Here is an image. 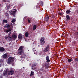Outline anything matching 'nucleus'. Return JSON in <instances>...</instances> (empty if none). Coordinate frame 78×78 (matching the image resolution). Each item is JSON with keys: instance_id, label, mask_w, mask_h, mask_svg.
<instances>
[{"instance_id": "1", "label": "nucleus", "mask_w": 78, "mask_h": 78, "mask_svg": "<svg viewBox=\"0 0 78 78\" xmlns=\"http://www.w3.org/2000/svg\"><path fill=\"white\" fill-rule=\"evenodd\" d=\"M45 48L43 50V51L44 53H45V52H49L50 51L49 49V48L50 47V44H47L46 45H45Z\"/></svg>"}, {"instance_id": "2", "label": "nucleus", "mask_w": 78, "mask_h": 78, "mask_svg": "<svg viewBox=\"0 0 78 78\" xmlns=\"http://www.w3.org/2000/svg\"><path fill=\"white\" fill-rule=\"evenodd\" d=\"M17 10L16 9H14L13 11L10 10L9 11V14H10L13 17H16V12Z\"/></svg>"}, {"instance_id": "3", "label": "nucleus", "mask_w": 78, "mask_h": 78, "mask_svg": "<svg viewBox=\"0 0 78 78\" xmlns=\"http://www.w3.org/2000/svg\"><path fill=\"white\" fill-rule=\"evenodd\" d=\"M23 46H21L19 48V50H20V51H18L17 53L18 55H22L23 54Z\"/></svg>"}, {"instance_id": "4", "label": "nucleus", "mask_w": 78, "mask_h": 78, "mask_svg": "<svg viewBox=\"0 0 78 78\" xmlns=\"http://www.w3.org/2000/svg\"><path fill=\"white\" fill-rule=\"evenodd\" d=\"M45 37H42L40 39V43L41 45H44L45 41Z\"/></svg>"}, {"instance_id": "5", "label": "nucleus", "mask_w": 78, "mask_h": 78, "mask_svg": "<svg viewBox=\"0 0 78 78\" xmlns=\"http://www.w3.org/2000/svg\"><path fill=\"white\" fill-rule=\"evenodd\" d=\"M14 61V59L12 57H10L8 59L7 63L8 64H11Z\"/></svg>"}, {"instance_id": "6", "label": "nucleus", "mask_w": 78, "mask_h": 78, "mask_svg": "<svg viewBox=\"0 0 78 78\" xmlns=\"http://www.w3.org/2000/svg\"><path fill=\"white\" fill-rule=\"evenodd\" d=\"M72 44L73 46L75 47V48H76V42L75 41H73L72 42Z\"/></svg>"}, {"instance_id": "7", "label": "nucleus", "mask_w": 78, "mask_h": 78, "mask_svg": "<svg viewBox=\"0 0 78 78\" xmlns=\"http://www.w3.org/2000/svg\"><path fill=\"white\" fill-rule=\"evenodd\" d=\"M14 73V70L11 69V70L9 71V74L10 75H12V74Z\"/></svg>"}, {"instance_id": "8", "label": "nucleus", "mask_w": 78, "mask_h": 78, "mask_svg": "<svg viewBox=\"0 0 78 78\" xmlns=\"http://www.w3.org/2000/svg\"><path fill=\"white\" fill-rule=\"evenodd\" d=\"M46 62H50V58L48 56H47L46 57Z\"/></svg>"}, {"instance_id": "9", "label": "nucleus", "mask_w": 78, "mask_h": 78, "mask_svg": "<svg viewBox=\"0 0 78 78\" xmlns=\"http://www.w3.org/2000/svg\"><path fill=\"white\" fill-rule=\"evenodd\" d=\"M5 49L3 47H0V52H3L5 51Z\"/></svg>"}, {"instance_id": "10", "label": "nucleus", "mask_w": 78, "mask_h": 78, "mask_svg": "<svg viewBox=\"0 0 78 78\" xmlns=\"http://www.w3.org/2000/svg\"><path fill=\"white\" fill-rule=\"evenodd\" d=\"M41 71L43 72V74H45V73H46V72H47V70H46V68H42V69H41Z\"/></svg>"}, {"instance_id": "11", "label": "nucleus", "mask_w": 78, "mask_h": 78, "mask_svg": "<svg viewBox=\"0 0 78 78\" xmlns=\"http://www.w3.org/2000/svg\"><path fill=\"white\" fill-rule=\"evenodd\" d=\"M48 19H49V16L48 15L46 16L45 18L44 19V20L46 22H48Z\"/></svg>"}, {"instance_id": "12", "label": "nucleus", "mask_w": 78, "mask_h": 78, "mask_svg": "<svg viewBox=\"0 0 78 78\" xmlns=\"http://www.w3.org/2000/svg\"><path fill=\"white\" fill-rule=\"evenodd\" d=\"M37 65L36 64H34L33 65H32V69L33 70H35V67H36V66Z\"/></svg>"}, {"instance_id": "13", "label": "nucleus", "mask_w": 78, "mask_h": 78, "mask_svg": "<svg viewBox=\"0 0 78 78\" xmlns=\"http://www.w3.org/2000/svg\"><path fill=\"white\" fill-rule=\"evenodd\" d=\"M12 38H13L14 41H15L17 38V35L15 34H13L12 36Z\"/></svg>"}, {"instance_id": "14", "label": "nucleus", "mask_w": 78, "mask_h": 78, "mask_svg": "<svg viewBox=\"0 0 78 78\" xmlns=\"http://www.w3.org/2000/svg\"><path fill=\"white\" fill-rule=\"evenodd\" d=\"M8 57V55L7 54H5L2 55V58H4V59H6Z\"/></svg>"}, {"instance_id": "15", "label": "nucleus", "mask_w": 78, "mask_h": 78, "mask_svg": "<svg viewBox=\"0 0 78 78\" xmlns=\"http://www.w3.org/2000/svg\"><path fill=\"white\" fill-rule=\"evenodd\" d=\"M66 12V14H69V15L71 14L70 12H71V11L70 9L67 10Z\"/></svg>"}, {"instance_id": "16", "label": "nucleus", "mask_w": 78, "mask_h": 78, "mask_svg": "<svg viewBox=\"0 0 78 78\" xmlns=\"http://www.w3.org/2000/svg\"><path fill=\"white\" fill-rule=\"evenodd\" d=\"M23 35L21 34H19L18 35V38L19 39H21L22 38Z\"/></svg>"}, {"instance_id": "17", "label": "nucleus", "mask_w": 78, "mask_h": 78, "mask_svg": "<svg viewBox=\"0 0 78 78\" xmlns=\"http://www.w3.org/2000/svg\"><path fill=\"white\" fill-rule=\"evenodd\" d=\"M44 67L45 68H46V69H48V64L46 63V62H44Z\"/></svg>"}, {"instance_id": "18", "label": "nucleus", "mask_w": 78, "mask_h": 78, "mask_svg": "<svg viewBox=\"0 0 78 78\" xmlns=\"http://www.w3.org/2000/svg\"><path fill=\"white\" fill-rule=\"evenodd\" d=\"M10 25L9 24H6L4 26V28H10Z\"/></svg>"}, {"instance_id": "19", "label": "nucleus", "mask_w": 78, "mask_h": 78, "mask_svg": "<svg viewBox=\"0 0 78 78\" xmlns=\"http://www.w3.org/2000/svg\"><path fill=\"white\" fill-rule=\"evenodd\" d=\"M34 72L31 71L30 75V76H33V75H34Z\"/></svg>"}, {"instance_id": "20", "label": "nucleus", "mask_w": 78, "mask_h": 78, "mask_svg": "<svg viewBox=\"0 0 78 78\" xmlns=\"http://www.w3.org/2000/svg\"><path fill=\"white\" fill-rule=\"evenodd\" d=\"M66 18L68 20H69L70 19V16L69 15L66 16Z\"/></svg>"}, {"instance_id": "21", "label": "nucleus", "mask_w": 78, "mask_h": 78, "mask_svg": "<svg viewBox=\"0 0 78 78\" xmlns=\"http://www.w3.org/2000/svg\"><path fill=\"white\" fill-rule=\"evenodd\" d=\"M36 25H34L33 26V30H34V31L36 30Z\"/></svg>"}, {"instance_id": "22", "label": "nucleus", "mask_w": 78, "mask_h": 78, "mask_svg": "<svg viewBox=\"0 0 78 78\" xmlns=\"http://www.w3.org/2000/svg\"><path fill=\"white\" fill-rule=\"evenodd\" d=\"M75 36L77 41H78V33L75 34Z\"/></svg>"}, {"instance_id": "23", "label": "nucleus", "mask_w": 78, "mask_h": 78, "mask_svg": "<svg viewBox=\"0 0 78 78\" xmlns=\"http://www.w3.org/2000/svg\"><path fill=\"white\" fill-rule=\"evenodd\" d=\"M29 34H28V32H26L25 34V37H27L28 36V35Z\"/></svg>"}, {"instance_id": "24", "label": "nucleus", "mask_w": 78, "mask_h": 78, "mask_svg": "<svg viewBox=\"0 0 78 78\" xmlns=\"http://www.w3.org/2000/svg\"><path fill=\"white\" fill-rule=\"evenodd\" d=\"M11 30H12V29H11V28H10L8 30H6V33H8V32H9V31H11Z\"/></svg>"}, {"instance_id": "25", "label": "nucleus", "mask_w": 78, "mask_h": 78, "mask_svg": "<svg viewBox=\"0 0 78 78\" xmlns=\"http://www.w3.org/2000/svg\"><path fill=\"white\" fill-rule=\"evenodd\" d=\"M3 76H6L7 75V72H4L3 74Z\"/></svg>"}, {"instance_id": "26", "label": "nucleus", "mask_w": 78, "mask_h": 78, "mask_svg": "<svg viewBox=\"0 0 78 78\" xmlns=\"http://www.w3.org/2000/svg\"><path fill=\"white\" fill-rule=\"evenodd\" d=\"M8 23V20H4L3 21V23Z\"/></svg>"}, {"instance_id": "27", "label": "nucleus", "mask_w": 78, "mask_h": 78, "mask_svg": "<svg viewBox=\"0 0 78 78\" xmlns=\"http://www.w3.org/2000/svg\"><path fill=\"white\" fill-rule=\"evenodd\" d=\"M9 38H10V39H9V41H12H12L14 40L13 39V38H12V37H10Z\"/></svg>"}, {"instance_id": "28", "label": "nucleus", "mask_w": 78, "mask_h": 78, "mask_svg": "<svg viewBox=\"0 0 78 78\" xmlns=\"http://www.w3.org/2000/svg\"><path fill=\"white\" fill-rule=\"evenodd\" d=\"M15 22H16V20H15V19H13V20H12L11 21L12 23H14Z\"/></svg>"}, {"instance_id": "29", "label": "nucleus", "mask_w": 78, "mask_h": 78, "mask_svg": "<svg viewBox=\"0 0 78 78\" xmlns=\"http://www.w3.org/2000/svg\"><path fill=\"white\" fill-rule=\"evenodd\" d=\"M39 54L41 57H44V56H41L42 55V52L41 51L39 52Z\"/></svg>"}, {"instance_id": "30", "label": "nucleus", "mask_w": 78, "mask_h": 78, "mask_svg": "<svg viewBox=\"0 0 78 78\" xmlns=\"http://www.w3.org/2000/svg\"><path fill=\"white\" fill-rule=\"evenodd\" d=\"M73 58L74 59V60H75V61H77V62H78V58Z\"/></svg>"}, {"instance_id": "31", "label": "nucleus", "mask_w": 78, "mask_h": 78, "mask_svg": "<svg viewBox=\"0 0 78 78\" xmlns=\"http://www.w3.org/2000/svg\"><path fill=\"white\" fill-rule=\"evenodd\" d=\"M69 78H75V77L73 76L70 75L69 76Z\"/></svg>"}, {"instance_id": "32", "label": "nucleus", "mask_w": 78, "mask_h": 78, "mask_svg": "<svg viewBox=\"0 0 78 78\" xmlns=\"http://www.w3.org/2000/svg\"><path fill=\"white\" fill-rule=\"evenodd\" d=\"M40 3L41 4V6H43V5L44 4V3H43L42 2V1L40 2Z\"/></svg>"}, {"instance_id": "33", "label": "nucleus", "mask_w": 78, "mask_h": 78, "mask_svg": "<svg viewBox=\"0 0 78 78\" xmlns=\"http://www.w3.org/2000/svg\"><path fill=\"white\" fill-rule=\"evenodd\" d=\"M58 14H59V15H60V16H62L63 14H64V13H61L60 12H59Z\"/></svg>"}, {"instance_id": "34", "label": "nucleus", "mask_w": 78, "mask_h": 78, "mask_svg": "<svg viewBox=\"0 0 78 78\" xmlns=\"http://www.w3.org/2000/svg\"><path fill=\"white\" fill-rule=\"evenodd\" d=\"M68 62H71V61H72V60H71V59L70 58H69L68 59Z\"/></svg>"}, {"instance_id": "35", "label": "nucleus", "mask_w": 78, "mask_h": 78, "mask_svg": "<svg viewBox=\"0 0 78 78\" xmlns=\"http://www.w3.org/2000/svg\"><path fill=\"white\" fill-rule=\"evenodd\" d=\"M10 5H8V6H7V9H9V8H10Z\"/></svg>"}, {"instance_id": "36", "label": "nucleus", "mask_w": 78, "mask_h": 78, "mask_svg": "<svg viewBox=\"0 0 78 78\" xmlns=\"http://www.w3.org/2000/svg\"><path fill=\"white\" fill-rule=\"evenodd\" d=\"M77 31H77L76 32L75 34H77V33H78V27H77Z\"/></svg>"}, {"instance_id": "37", "label": "nucleus", "mask_w": 78, "mask_h": 78, "mask_svg": "<svg viewBox=\"0 0 78 78\" xmlns=\"http://www.w3.org/2000/svg\"><path fill=\"white\" fill-rule=\"evenodd\" d=\"M52 18H55V15L54 14H53L51 16Z\"/></svg>"}, {"instance_id": "38", "label": "nucleus", "mask_w": 78, "mask_h": 78, "mask_svg": "<svg viewBox=\"0 0 78 78\" xmlns=\"http://www.w3.org/2000/svg\"><path fill=\"white\" fill-rule=\"evenodd\" d=\"M6 16H7V17H9V14H8V13H7L6 14Z\"/></svg>"}, {"instance_id": "39", "label": "nucleus", "mask_w": 78, "mask_h": 78, "mask_svg": "<svg viewBox=\"0 0 78 78\" xmlns=\"http://www.w3.org/2000/svg\"><path fill=\"white\" fill-rule=\"evenodd\" d=\"M28 21L29 23H30V22H31V20H28Z\"/></svg>"}, {"instance_id": "40", "label": "nucleus", "mask_w": 78, "mask_h": 78, "mask_svg": "<svg viewBox=\"0 0 78 78\" xmlns=\"http://www.w3.org/2000/svg\"><path fill=\"white\" fill-rule=\"evenodd\" d=\"M33 50L34 51H36V49H35V48H34L33 49Z\"/></svg>"}, {"instance_id": "41", "label": "nucleus", "mask_w": 78, "mask_h": 78, "mask_svg": "<svg viewBox=\"0 0 78 78\" xmlns=\"http://www.w3.org/2000/svg\"><path fill=\"white\" fill-rule=\"evenodd\" d=\"M8 37H11L10 36H11V35H10V34H8Z\"/></svg>"}, {"instance_id": "42", "label": "nucleus", "mask_w": 78, "mask_h": 78, "mask_svg": "<svg viewBox=\"0 0 78 78\" xmlns=\"http://www.w3.org/2000/svg\"><path fill=\"white\" fill-rule=\"evenodd\" d=\"M3 1L4 2H6V0H3Z\"/></svg>"}, {"instance_id": "43", "label": "nucleus", "mask_w": 78, "mask_h": 78, "mask_svg": "<svg viewBox=\"0 0 78 78\" xmlns=\"http://www.w3.org/2000/svg\"><path fill=\"white\" fill-rule=\"evenodd\" d=\"M8 37H5V39H8Z\"/></svg>"}, {"instance_id": "44", "label": "nucleus", "mask_w": 78, "mask_h": 78, "mask_svg": "<svg viewBox=\"0 0 78 78\" xmlns=\"http://www.w3.org/2000/svg\"><path fill=\"white\" fill-rule=\"evenodd\" d=\"M71 61H73V59L72 58H71Z\"/></svg>"}, {"instance_id": "45", "label": "nucleus", "mask_w": 78, "mask_h": 78, "mask_svg": "<svg viewBox=\"0 0 78 78\" xmlns=\"http://www.w3.org/2000/svg\"><path fill=\"white\" fill-rule=\"evenodd\" d=\"M0 78H2V76H1L0 77Z\"/></svg>"}, {"instance_id": "46", "label": "nucleus", "mask_w": 78, "mask_h": 78, "mask_svg": "<svg viewBox=\"0 0 78 78\" xmlns=\"http://www.w3.org/2000/svg\"><path fill=\"white\" fill-rule=\"evenodd\" d=\"M11 25H12V23H11Z\"/></svg>"}, {"instance_id": "47", "label": "nucleus", "mask_w": 78, "mask_h": 78, "mask_svg": "<svg viewBox=\"0 0 78 78\" xmlns=\"http://www.w3.org/2000/svg\"><path fill=\"white\" fill-rule=\"evenodd\" d=\"M42 78H45L44 77H42Z\"/></svg>"}, {"instance_id": "48", "label": "nucleus", "mask_w": 78, "mask_h": 78, "mask_svg": "<svg viewBox=\"0 0 78 78\" xmlns=\"http://www.w3.org/2000/svg\"><path fill=\"white\" fill-rule=\"evenodd\" d=\"M16 41V42H17V41Z\"/></svg>"}, {"instance_id": "49", "label": "nucleus", "mask_w": 78, "mask_h": 78, "mask_svg": "<svg viewBox=\"0 0 78 78\" xmlns=\"http://www.w3.org/2000/svg\"><path fill=\"white\" fill-rule=\"evenodd\" d=\"M16 41V42H17V41Z\"/></svg>"}]
</instances>
